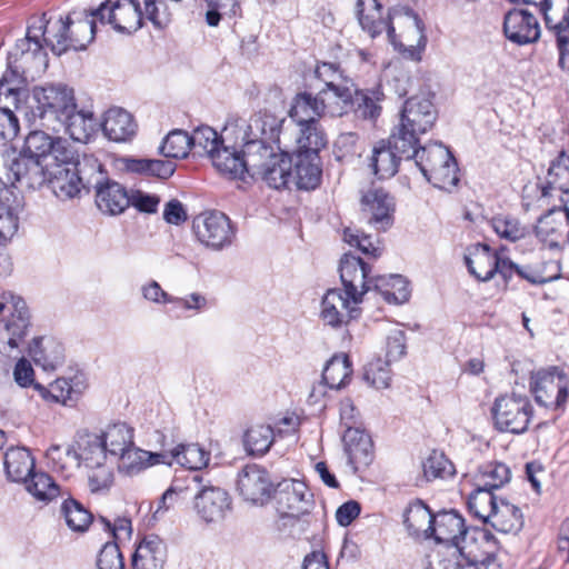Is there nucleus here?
<instances>
[{
  "mask_svg": "<svg viewBox=\"0 0 569 569\" xmlns=\"http://www.w3.org/2000/svg\"><path fill=\"white\" fill-rule=\"evenodd\" d=\"M382 6L378 0H358L357 17L362 30L372 39L387 32L395 48L409 52L412 60H420L427 43L425 26L418 14L409 8L392 9L382 17Z\"/></svg>",
  "mask_w": 569,
  "mask_h": 569,
  "instance_id": "f257e3e1",
  "label": "nucleus"
},
{
  "mask_svg": "<svg viewBox=\"0 0 569 569\" xmlns=\"http://www.w3.org/2000/svg\"><path fill=\"white\" fill-rule=\"evenodd\" d=\"M233 126L242 142L241 156L246 178L257 179L278 153L267 142L278 138L279 123L273 117L256 114L249 120L238 118Z\"/></svg>",
  "mask_w": 569,
  "mask_h": 569,
  "instance_id": "f03ea898",
  "label": "nucleus"
},
{
  "mask_svg": "<svg viewBox=\"0 0 569 569\" xmlns=\"http://www.w3.org/2000/svg\"><path fill=\"white\" fill-rule=\"evenodd\" d=\"M438 112L433 102L425 96H415L403 103L400 121L391 132L393 147L402 153H412L419 146L420 136L432 129Z\"/></svg>",
  "mask_w": 569,
  "mask_h": 569,
  "instance_id": "7ed1b4c3",
  "label": "nucleus"
},
{
  "mask_svg": "<svg viewBox=\"0 0 569 569\" xmlns=\"http://www.w3.org/2000/svg\"><path fill=\"white\" fill-rule=\"evenodd\" d=\"M0 353L17 358L22 353L30 328V315L24 300L11 291L0 295Z\"/></svg>",
  "mask_w": 569,
  "mask_h": 569,
  "instance_id": "20e7f679",
  "label": "nucleus"
},
{
  "mask_svg": "<svg viewBox=\"0 0 569 569\" xmlns=\"http://www.w3.org/2000/svg\"><path fill=\"white\" fill-rule=\"evenodd\" d=\"M32 98L36 114L54 131H59V124L77 108L73 90L64 84L36 87Z\"/></svg>",
  "mask_w": 569,
  "mask_h": 569,
  "instance_id": "39448f33",
  "label": "nucleus"
},
{
  "mask_svg": "<svg viewBox=\"0 0 569 569\" xmlns=\"http://www.w3.org/2000/svg\"><path fill=\"white\" fill-rule=\"evenodd\" d=\"M91 160L96 159L84 158L77 162L73 159L68 163L58 162L52 167L48 186L58 199L70 200L78 197L83 189L90 190L96 174Z\"/></svg>",
  "mask_w": 569,
  "mask_h": 569,
  "instance_id": "423d86ee",
  "label": "nucleus"
},
{
  "mask_svg": "<svg viewBox=\"0 0 569 569\" xmlns=\"http://www.w3.org/2000/svg\"><path fill=\"white\" fill-rule=\"evenodd\" d=\"M533 408L526 395L506 393L495 400L492 417L498 430L520 435L527 431Z\"/></svg>",
  "mask_w": 569,
  "mask_h": 569,
  "instance_id": "0eeeda50",
  "label": "nucleus"
},
{
  "mask_svg": "<svg viewBox=\"0 0 569 569\" xmlns=\"http://www.w3.org/2000/svg\"><path fill=\"white\" fill-rule=\"evenodd\" d=\"M52 166L24 154H8L1 169L6 177L4 187L17 191V184L27 189H38L48 184Z\"/></svg>",
  "mask_w": 569,
  "mask_h": 569,
  "instance_id": "6e6552de",
  "label": "nucleus"
},
{
  "mask_svg": "<svg viewBox=\"0 0 569 569\" xmlns=\"http://www.w3.org/2000/svg\"><path fill=\"white\" fill-rule=\"evenodd\" d=\"M198 241L212 251L231 247L237 237V228L223 212L212 210L198 214L192 224Z\"/></svg>",
  "mask_w": 569,
  "mask_h": 569,
  "instance_id": "1a4fd4ad",
  "label": "nucleus"
},
{
  "mask_svg": "<svg viewBox=\"0 0 569 569\" xmlns=\"http://www.w3.org/2000/svg\"><path fill=\"white\" fill-rule=\"evenodd\" d=\"M76 446V449L68 448L64 452L58 446H53L48 450V458L53 462L56 469L64 472L69 468L67 462L60 463L62 453L76 467L80 466V463H83L86 467L99 466L107 461L108 451L99 435L90 432L80 433Z\"/></svg>",
  "mask_w": 569,
  "mask_h": 569,
  "instance_id": "9d476101",
  "label": "nucleus"
},
{
  "mask_svg": "<svg viewBox=\"0 0 569 569\" xmlns=\"http://www.w3.org/2000/svg\"><path fill=\"white\" fill-rule=\"evenodd\" d=\"M430 538L437 543H443L450 549L452 559L472 551L470 543L476 539L471 537L465 519L455 510L442 511L435 516Z\"/></svg>",
  "mask_w": 569,
  "mask_h": 569,
  "instance_id": "9b49d317",
  "label": "nucleus"
},
{
  "mask_svg": "<svg viewBox=\"0 0 569 569\" xmlns=\"http://www.w3.org/2000/svg\"><path fill=\"white\" fill-rule=\"evenodd\" d=\"M21 154L52 167L58 162L68 163L74 159V151L66 139L52 137L41 130L31 131L27 136Z\"/></svg>",
  "mask_w": 569,
  "mask_h": 569,
  "instance_id": "f8f14e48",
  "label": "nucleus"
},
{
  "mask_svg": "<svg viewBox=\"0 0 569 569\" xmlns=\"http://www.w3.org/2000/svg\"><path fill=\"white\" fill-rule=\"evenodd\" d=\"M568 387V376L558 367L537 371L530 381L537 403L551 409H560L565 406Z\"/></svg>",
  "mask_w": 569,
  "mask_h": 569,
  "instance_id": "ddd939ff",
  "label": "nucleus"
},
{
  "mask_svg": "<svg viewBox=\"0 0 569 569\" xmlns=\"http://www.w3.org/2000/svg\"><path fill=\"white\" fill-rule=\"evenodd\" d=\"M191 480L197 487L194 510L198 517L206 523L223 521L232 506L228 491L220 487L202 485V478L198 475H193Z\"/></svg>",
  "mask_w": 569,
  "mask_h": 569,
  "instance_id": "4468645a",
  "label": "nucleus"
},
{
  "mask_svg": "<svg viewBox=\"0 0 569 569\" xmlns=\"http://www.w3.org/2000/svg\"><path fill=\"white\" fill-rule=\"evenodd\" d=\"M92 14L98 17L100 23H109L120 33L130 34L142 26L143 11L138 0L102 2L92 10Z\"/></svg>",
  "mask_w": 569,
  "mask_h": 569,
  "instance_id": "2eb2a0df",
  "label": "nucleus"
},
{
  "mask_svg": "<svg viewBox=\"0 0 569 569\" xmlns=\"http://www.w3.org/2000/svg\"><path fill=\"white\" fill-rule=\"evenodd\" d=\"M339 271L345 292L355 305H359L363 295L373 289L375 277L370 276V267L361 258L345 253Z\"/></svg>",
  "mask_w": 569,
  "mask_h": 569,
  "instance_id": "dca6fc26",
  "label": "nucleus"
},
{
  "mask_svg": "<svg viewBox=\"0 0 569 569\" xmlns=\"http://www.w3.org/2000/svg\"><path fill=\"white\" fill-rule=\"evenodd\" d=\"M91 161L92 171L96 172L91 188L96 189L98 208L111 216L122 213L130 206V192L117 181L109 179L103 181L102 164L98 160Z\"/></svg>",
  "mask_w": 569,
  "mask_h": 569,
  "instance_id": "f3484780",
  "label": "nucleus"
},
{
  "mask_svg": "<svg viewBox=\"0 0 569 569\" xmlns=\"http://www.w3.org/2000/svg\"><path fill=\"white\" fill-rule=\"evenodd\" d=\"M237 490L246 500L254 505H264L274 492L269 472L257 463L246 465L238 473Z\"/></svg>",
  "mask_w": 569,
  "mask_h": 569,
  "instance_id": "a211bd4d",
  "label": "nucleus"
},
{
  "mask_svg": "<svg viewBox=\"0 0 569 569\" xmlns=\"http://www.w3.org/2000/svg\"><path fill=\"white\" fill-rule=\"evenodd\" d=\"M535 234L549 249L569 244V208H552L541 216L535 226Z\"/></svg>",
  "mask_w": 569,
  "mask_h": 569,
  "instance_id": "6ab92c4d",
  "label": "nucleus"
},
{
  "mask_svg": "<svg viewBox=\"0 0 569 569\" xmlns=\"http://www.w3.org/2000/svg\"><path fill=\"white\" fill-rule=\"evenodd\" d=\"M361 309L340 289H329L321 300L320 319L332 329H341L358 319Z\"/></svg>",
  "mask_w": 569,
  "mask_h": 569,
  "instance_id": "aec40b11",
  "label": "nucleus"
},
{
  "mask_svg": "<svg viewBox=\"0 0 569 569\" xmlns=\"http://www.w3.org/2000/svg\"><path fill=\"white\" fill-rule=\"evenodd\" d=\"M361 211L369 224L386 231L395 221V200L382 189H371L361 198Z\"/></svg>",
  "mask_w": 569,
  "mask_h": 569,
  "instance_id": "412c9836",
  "label": "nucleus"
},
{
  "mask_svg": "<svg viewBox=\"0 0 569 569\" xmlns=\"http://www.w3.org/2000/svg\"><path fill=\"white\" fill-rule=\"evenodd\" d=\"M277 501L284 516L299 518L312 508L313 495L303 481L291 479L280 483Z\"/></svg>",
  "mask_w": 569,
  "mask_h": 569,
  "instance_id": "4be33fe9",
  "label": "nucleus"
},
{
  "mask_svg": "<svg viewBox=\"0 0 569 569\" xmlns=\"http://www.w3.org/2000/svg\"><path fill=\"white\" fill-rule=\"evenodd\" d=\"M503 32L506 38L518 44L533 43L540 38L538 19L528 10L513 9L505 16Z\"/></svg>",
  "mask_w": 569,
  "mask_h": 569,
  "instance_id": "5701e85b",
  "label": "nucleus"
},
{
  "mask_svg": "<svg viewBox=\"0 0 569 569\" xmlns=\"http://www.w3.org/2000/svg\"><path fill=\"white\" fill-rule=\"evenodd\" d=\"M345 452L348 457V463L353 468L355 471L365 469L373 461V443L371 437L361 430L352 426L343 432L342 437Z\"/></svg>",
  "mask_w": 569,
  "mask_h": 569,
  "instance_id": "b1692460",
  "label": "nucleus"
},
{
  "mask_svg": "<svg viewBox=\"0 0 569 569\" xmlns=\"http://www.w3.org/2000/svg\"><path fill=\"white\" fill-rule=\"evenodd\" d=\"M543 18L547 32L553 39L558 50V67L562 71H569V17L558 16L551 10L550 2L547 0L542 4Z\"/></svg>",
  "mask_w": 569,
  "mask_h": 569,
  "instance_id": "393cba45",
  "label": "nucleus"
},
{
  "mask_svg": "<svg viewBox=\"0 0 569 569\" xmlns=\"http://www.w3.org/2000/svg\"><path fill=\"white\" fill-rule=\"evenodd\" d=\"M22 208L23 197L20 191L7 187L0 190V243L11 240L17 233Z\"/></svg>",
  "mask_w": 569,
  "mask_h": 569,
  "instance_id": "a878e982",
  "label": "nucleus"
},
{
  "mask_svg": "<svg viewBox=\"0 0 569 569\" xmlns=\"http://www.w3.org/2000/svg\"><path fill=\"white\" fill-rule=\"evenodd\" d=\"M44 14L33 18V21L28 26L26 37L17 41L14 52L12 56L16 61L20 60L22 64L31 61L44 63L46 52L41 42L43 36Z\"/></svg>",
  "mask_w": 569,
  "mask_h": 569,
  "instance_id": "bb28decb",
  "label": "nucleus"
},
{
  "mask_svg": "<svg viewBox=\"0 0 569 569\" xmlns=\"http://www.w3.org/2000/svg\"><path fill=\"white\" fill-rule=\"evenodd\" d=\"M413 153H402L393 147L391 136L387 141L381 140L372 151L370 167L379 179L391 178L398 172L399 161L411 160Z\"/></svg>",
  "mask_w": 569,
  "mask_h": 569,
  "instance_id": "cd10ccee",
  "label": "nucleus"
},
{
  "mask_svg": "<svg viewBox=\"0 0 569 569\" xmlns=\"http://www.w3.org/2000/svg\"><path fill=\"white\" fill-rule=\"evenodd\" d=\"M169 463L168 452H150L133 443L119 456L118 469L126 476H136L149 467Z\"/></svg>",
  "mask_w": 569,
  "mask_h": 569,
  "instance_id": "c85d7f7f",
  "label": "nucleus"
},
{
  "mask_svg": "<svg viewBox=\"0 0 569 569\" xmlns=\"http://www.w3.org/2000/svg\"><path fill=\"white\" fill-rule=\"evenodd\" d=\"M98 17H93L92 11L71 12L64 18V24L68 26V41L71 42L72 50H83L93 40Z\"/></svg>",
  "mask_w": 569,
  "mask_h": 569,
  "instance_id": "c756f323",
  "label": "nucleus"
},
{
  "mask_svg": "<svg viewBox=\"0 0 569 569\" xmlns=\"http://www.w3.org/2000/svg\"><path fill=\"white\" fill-rule=\"evenodd\" d=\"M103 134L111 141L126 142L137 132V123L131 113L122 108H110L100 123Z\"/></svg>",
  "mask_w": 569,
  "mask_h": 569,
  "instance_id": "7c9ffc66",
  "label": "nucleus"
},
{
  "mask_svg": "<svg viewBox=\"0 0 569 569\" xmlns=\"http://www.w3.org/2000/svg\"><path fill=\"white\" fill-rule=\"evenodd\" d=\"M167 560V546L156 536H146L132 556L133 569H162Z\"/></svg>",
  "mask_w": 569,
  "mask_h": 569,
  "instance_id": "2f4dec72",
  "label": "nucleus"
},
{
  "mask_svg": "<svg viewBox=\"0 0 569 569\" xmlns=\"http://www.w3.org/2000/svg\"><path fill=\"white\" fill-rule=\"evenodd\" d=\"M353 83L321 88L317 96L322 102L323 112L331 117H342L352 110Z\"/></svg>",
  "mask_w": 569,
  "mask_h": 569,
  "instance_id": "473e14b6",
  "label": "nucleus"
},
{
  "mask_svg": "<svg viewBox=\"0 0 569 569\" xmlns=\"http://www.w3.org/2000/svg\"><path fill=\"white\" fill-rule=\"evenodd\" d=\"M292 164V178L299 189L311 190L320 184L322 168L319 154L295 153Z\"/></svg>",
  "mask_w": 569,
  "mask_h": 569,
  "instance_id": "72a5a7b5",
  "label": "nucleus"
},
{
  "mask_svg": "<svg viewBox=\"0 0 569 569\" xmlns=\"http://www.w3.org/2000/svg\"><path fill=\"white\" fill-rule=\"evenodd\" d=\"M28 351L34 363L46 371L56 370L64 360L63 346L52 338H34Z\"/></svg>",
  "mask_w": 569,
  "mask_h": 569,
  "instance_id": "f704fd0d",
  "label": "nucleus"
},
{
  "mask_svg": "<svg viewBox=\"0 0 569 569\" xmlns=\"http://www.w3.org/2000/svg\"><path fill=\"white\" fill-rule=\"evenodd\" d=\"M412 153L416 166L426 179L431 174L432 168L437 169L455 158L441 142H430L421 148L416 146L412 148Z\"/></svg>",
  "mask_w": 569,
  "mask_h": 569,
  "instance_id": "c9c22d12",
  "label": "nucleus"
},
{
  "mask_svg": "<svg viewBox=\"0 0 569 569\" xmlns=\"http://www.w3.org/2000/svg\"><path fill=\"white\" fill-rule=\"evenodd\" d=\"M295 127V153L319 154L327 144V136L320 122L311 121Z\"/></svg>",
  "mask_w": 569,
  "mask_h": 569,
  "instance_id": "e433bc0d",
  "label": "nucleus"
},
{
  "mask_svg": "<svg viewBox=\"0 0 569 569\" xmlns=\"http://www.w3.org/2000/svg\"><path fill=\"white\" fill-rule=\"evenodd\" d=\"M71 114L59 124L74 140L87 142L100 128V123L91 111L73 109Z\"/></svg>",
  "mask_w": 569,
  "mask_h": 569,
  "instance_id": "4c0bfd02",
  "label": "nucleus"
},
{
  "mask_svg": "<svg viewBox=\"0 0 569 569\" xmlns=\"http://www.w3.org/2000/svg\"><path fill=\"white\" fill-rule=\"evenodd\" d=\"M4 469L11 481L26 482L34 472V459L27 448L12 447L4 453Z\"/></svg>",
  "mask_w": 569,
  "mask_h": 569,
  "instance_id": "58836bf2",
  "label": "nucleus"
},
{
  "mask_svg": "<svg viewBox=\"0 0 569 569\" xmlns=\"http://www.w3.org/2000/svg\"><path fill=\"white\" fill-rule=\"evenodd\" d=\"M465 261L468 271L480 281H488L497 273V253L487 244L478 243Z\"/></svg>",
  "mask_w": 569,
  "mask_h": 569,
  "instance_id": "ea45409f",
  "label": "nucleus"
},
{
  "mask_svg": "<svg viewBox=\"0 0 569 569\" xmlns=\"http://www.w3.org/2000/svg\"><path fill=\"white\" fill-rule=\"evenodd\" d=\"M322 102H319L318 96L310 92L298 93L289 110V118L296 124L309 123L311 121H319L325 117Z\"/></svg>",
  "mask_w": 569,
  "mask_h": 569,
  "instance_id": "a19ab883",
  "label": "nucleus"
},
{
  "mask_svg": "<svg viewBox=\"0 0 569 569\" xmlns=\"http://www.w3.org/2000/svg\"><path fill=\"white\" fill-rule=\"evenodd\" d=\"M553 191L569 192V156L563 151L551 162L546 183L541 186V197H552Z\"/></svg>",
  "mask_w": 569,
  "mask_h": 569,
  "instance_id": "79ce46f5",
  "label": "nucleus"
},
{
  "mask_svg": "<svg viewBox=\"0 0 569 569\" xmlns=\"http://www.w3.org/2000/svg\"><path fill=\"white\" fill-rule=\"evenodd\" d=\"M168 456L169 463H166L167 466L177 462L190 470H200L210 461V452L198 443H180L168 452Z\"/></svg>",
  "mask_w": 569,
  "mask_h": 569,
  "instance_id": "37998d69",
  "label": "nucleus"
},
{
  "mask_svg": "<svg viewBox=\"0 0 569 569\" xmlns=\"http://www.w3.org/2000/svg\"><path fill=\"white\" fill-rule=\"evenodd\" d=\"M258 178L273 189L287 187L292 178V158L286 152H278L272 161L262 169Z\"/></svg>",
  "mask_w": 569,
  "mask_h": 569,
  "instance_id": "c03bdc74",
  "label": "nucleus"
},
{
  "mask_svg": "<svg viewBox=\"0 0 569 569\" xmlns=\"http://www.w3.org/2000/svg\"><path fill=\"white\" fill-rule=\"evenodd\" d=\"M487 523L503 533L518 532L523 526V517L517 506L505 499H499L497 508Z\"/></svg>",
  "mask_w": 569,
  "mask_h": 569,
  "instance_id": "a18cd8bd",
  "label": "nucleus"
},
{
  "mask_svg": "<svg viewBox=\"0 0 569 569\" xmlns=\"http://www.w3.org/2000/svg\"><path fill=\"white\" fill-rule=\"evenodd\" d=\"M431 510L421 500L409 505L403 513V523L411 535L430 538L433 519Z\"/></svg>",
  "mask_w": 569,
  "mask_h": 569,
  "instance_id": "49530a36",
  "label": "nucleus"
},
{
  "mask_svg": "<svg viewBox=\"0 0 569 569\" xmlns=\"http://www.w3.org/2000/svg\"><path fill=\"white\" fill-rule=\"evenodd\" d=\"M373 290L380 292L389 303H403L410 297L409 283L400 274L375 277Z\"/></svg>",
  "mask_w": 569,
  "mask_h": 569,
  "instance_id": "de8ad7c7",
  "label": "nucleus"
},
{
  "mask_svg": "<svg viewBox=\"0 0 569 569\" xmlns=\"http://www.w3.org/2000/svg\"><path fill=\"white\" fill-rule=\"evenodd\" d=\"M210 159L213 167L224 177L246 181V167L242 163V156L237 151L221 146Z\"/></svg>",
  "mask_w": 569,
  "mask_h": 569,
  "instance_id": "09e8293b",
  "label": "nucleus"
},
{
  "mask_svg": "<svg viewBox=\"0 0 569 569\" xmlns=\"http://www.w3.org/2000/svg\"><path fill=\"white\" fill-rule=\"evenodd\" d=\"M111 456H120L133 443V430L124 422L110 425L99 435Z\"/></svg>",
  "mask_w": 569,
  "mask_h": 569,
  "instance_id": "8fccbe9b",
  "label": "nucleus"
},
{
  "mask_svg": "<svg viewBox=\"0 0 569 569\" xmlns=\"http://www.w3.org/2000/svg\"><path fill=\"white\" fill-rule=\"evenodd\" d=\"M511 477L510 469L507 465L490 461L481 465L475 476V486L496 490L509 482Z\"/></svg>",
  "mask_w": 569,
  "mask_h": 569,
  "instance_id": "3c124183",
  "label": "nucleus"
},
{
  "mask_svg": "<svg viewBox=\"0 0 569 569\" xmlns=\"http://www.w3.org/2000/svg\"><path fill=\"white\" fill-rule=\"evenodd\" d=\"M351 363L347 355H336L326 365L322 380L330 389L339 390L350 380Z\"/></svg>",
  "mask_w": 569,
  "mask_h": 569,
  "instance_id": "603ef678",
  "label": "nucleus"
},
{
  "mask_svg": "<svg viewBox=\"0 0 569 569\" xmlns=\"http://www.w3.org/2000/svg\"><path fill=\"white\" fill-rule=\"evenodd\" d=\"M383 99V93L379 88L371 90L353 89L352 112L363 119H376L381 111L379 102Z\"/></svg>",
  "mask_w": 569,
  "mask_h": 569,
  "instance_id": "864d4df0",
  "label": "nucleus"
},
{
  "mask_svg": "<svg viewBox=\"0 0 569 569\" xmlns=\"http://www.w3.org/2000/svg\"><path fill=\"white\" fill-rule=\"evenodd\" d=\"M24 483L27 491L37 501L48 503L60 496L59 485L43 471H34Z\"/></svg>",
  "mask_w": 569,
  "mask_h": 569,
  "instance_id": "5fc2aeb1",
  "label": "nucleus"
},
{
  "mask_svg": "<svg viewBox=\"0 0 569 569\" xmlns=\"http://www.w3.org/2000/svg\"><path fill=\"white\" fill-rule=\"evenodd\" d=\"M43 42L51 48L52 52L57 56L71 50V42L68 40V26L64 24V19H44Z\"/></svg>",
  "mask_w": 569,
  "mask_h": 569,
  "instance_id": "6e6d98bb",
  "label": "nucleus"
},
{
  "mask_svg": "<svg viewBox=\"0 0 569 569\" xmlns=\"http://www.w3.org/2000/svg\"><path fill=\"white\" fill-rule=\"evenodd\" d=\"M274 440L273 429L267 425L250 427L243 436V445L248 455L261 457L266 455Z\"/></svg>",
  "mask_w": 569,
  "mask_h": 569,
  "instance_id": "4d7b16f0",
  "label": "nucleus"
},
{
  "mask_svg": "<svg viewBox=\"0 0 569 569\" xmlns=\"http://www.w3.org/2000/svg\"><path fill=\"white\" fill-rule=\"evenodd\" d=\"M498 502L499 499L495 496L493 490L475 486L468 498V508L475 517L487 523Z\"/></svg>",
  "mask_w": 569,
  "mask_h": 569,
  "instance_id": "13d9d810",
  "label": "nucleus"
},
{
  "mask_svg": "<svg viewBox=\"0 0 569 569\" xmlns=\"http://www.w3.org/2000/svg\"><path fill=\"white\" fill-rule=\"evenodd\" d=\"M61 513L67 526L76 532H84L92 522L91 512L76 499H66L61 505Z\"/></svg>",
  "mask_w": 569,
  "mask_h": 569,
  "instance_id": "bf43d9fd",
  "label": "nucleus"
},
{
  "mask_svg": "<svg viewBox=\"0 0 569 569\" xmlns=\"http://www.w3.org/2000/svg\"><path fill=\"white\" fill-rule=\"evenodd\" d=\"M127 168L131 172L142 173L159 179H168L173 174L176 164L171 160L130 159L128 160Z\"/></svg>",
  "mask_w": 569,
  "mask_h": 569,
  "instance_id": "052dcab7",
  "label": "nucleus"
},
{
  "mask_svg": "<svg viewBox=\"0 0 569 569\" xmlns=\"http://www.w3.org/2000/svg\"><path fill=\"white\" fill-rule=\"evenodd\" d=\"M191 149L190 136L183 130H172L163 139L160 152L166 158H186Z\"/></svg>",
  "mask_w": 569,
  "mask_h": 569,
  "instance_id": "680f3d73",
  "label": "nucleus"
},
{
  "mask_svg": "<svg viewBox=\"0 0 569 569\" xmlns=\"http://www.w3.org/2000/svg\"><path fill=\"white\" fill-rule=\"evenodd\" d=\"M425 478L430 481L437 478L446 479L455 475L452 462L443 452L432 451L422 463Z\"/></svg>",
  "mask_w": 569,
  "mask_h": 569,
  "instance_id": "e2e57ef3",
  "label": "nucleus"
},
{
  "mask_svg": "<svg viewBox=\"0 0 569 569\" xmlns=\"http://www.w3.org/2000/svg\"><path fill=\"white\" fill-rule=\"evenodd\" d=\"M427 180L432 183L433 187L441 190H451L459 182L458 177V164L456 159H451L448 163H442L439 168H432L431 174Z\"/></svg>",
  "mask_w": 569,
  "mask_h": 569,
  "instance_id": "0e129e2a",
  "label": "nucleus"
},
{
  "mask_svg": "<svg viewBox=\"0 0 569 569\" xmlns=\"http://www.w3.org/2000/svg\"><path fill=\"white\" fill-rule=\"evenodd\" d=\"M491 226L500 238L511 242H516L525 238L528 233L527 228L522 226L517 218L510 216L493 218L491 220Z\"/></svg>",
  "mask_w": 569,
  "mask_h": 569,
  "instance_id": "69168bd1",
  "label": "nucleus"
},
{
  "mask_svg": "<svg viewBox=\"0 0 569 569\" xmlns=\"http://www.w3.org/2000/svg\"><path fill=\"white\" fill-rule=\"evenodd\" d=\"M191 148L200 149L209 157L222 146L218 132L208 126H200L190 136Z\"/></svg>",
  "mask_w": 569,
  "mask_h": 569,
  "instance_id": "338daca9",
  "label": "nucleus"
},
{
  "mask_svg": "<svg viewBox=\"0 0 569 569\" xmlns=\"http://www.w3.org/2000/svg\"><path fill=\"white\" fill-rule=\"evenodd\" d=\"M315 78L325 84L323 88L335 87L352 82L341 69L340 64L335 62H318L315 71Z\"/></svg>",
  "mask_w": 569,
  "mask_h": 569,
  "instance_id": "774afa93",
  "label": "nucleus"
}]
</instances>
